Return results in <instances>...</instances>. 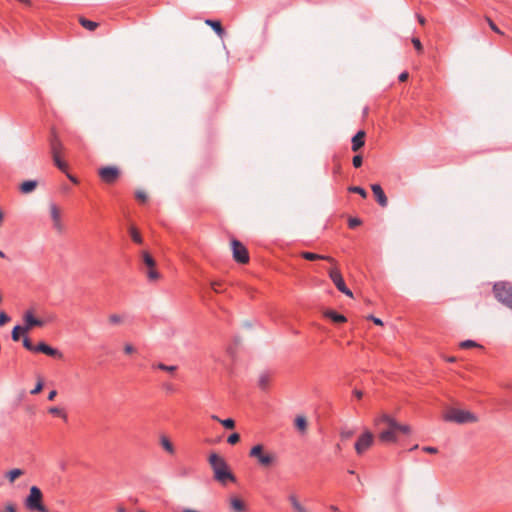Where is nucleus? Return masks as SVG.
Listing matches in <instances>:
<instances>
[{
    "instance_id": "obj_36",
    "label": "nucleus",
    "mask_w": 512,
    "mask_h": 512,
    "mask_svg": "<svg viewBox=\"0 0 512 512\" xmlns=\"http://www.w3.org/2000/svg\"><path fill=\"white\" fill-rule=\"evenodd\" d=\"M348 190H349L350 192H352V193H357V194H359V195H360L361 197H363V198H366V197H367V192H366L363 188H361V187H359V186H351V187H349V189H348Z\"/></svg>"
},
{
    "instance_id": "obj_16",
    "label": "nucleus",
    "mask_w": 512,
    "mask_h": 512,
    "mask_svg": "<svg viewBox=\"0 0 512 512\" xmlns=\"http://www.w3.org/2000/svg\"><path fill=\"white\" fill-rule=\"evenodd\" d=\"M365 131H358L352 138V151L357 152L365 144Z\"/></svg>"
},
{
    "instance_id": "obj_29",
    "label": "nucleus",
    "mask_w": 512,
    "mask_h": 512,
    "mask_svg": "<svg viewBox=\"0 0 512 512\" xmlns=\"http://www.w3.org/2000/svg\"><path fill=\"white\" fill-rule=\"evenodd\" d=\"M205 23L212 27V29L217 33L219 37H223L224 29L219 21L215 20H206Z\"/></svg>"
},
{
    "instance_id": "obj_53",
    "label": "nucleus",
    "mask_w": 512,
    "mask_h": 512,
    "mask_svg": "<svg viewBox=\"0 0 512 512\" xmlns=\"http://www.w3.org/2000/svg\"><path fill=\"white\" fill-rule=\"evenodd\" d=\"M408 77H409L408 72H402V73L399 75V80H400L401 82H404V81H406V80L408 79Z\"/></svg>"
},
{
    "instance_id": "obj_31",
    "label": "nucleus",
    "mask_w": 512,
    "mask_h": 512,
    "mask_svg": "<svg viewBox=\"0 0 512 512\" xmlns=\"http://www.w3.org/2000/svg\"><path fill=\"white\" fill-rule=\"evenodd\" d=\"M22 334H26L24 328L21 325L15 326L11 333L12 340L15 342L19 341Z\"/></svg>"
},
{
    "instance_id": "obj_44",
    "label": "nucleus",
    "mask_w": 512,
    "mask_h": 512,
    "mask_svg": "<svg viewBox=\"0 0 512 512\" xmlns=\"http://www.w3.org/2000/svg\"><path fill=\"white\" fill-rule=\"evenodd\" d=\"M486 21L494 32L503 35V32L495 25V23L489 17H486Z\"/></svg>"
},
{
    "instance_id": "obj_59",
    "label": "nucleus",
    "mask_w": 512,
    "mask_h": 512,
    "mask_svg": "<svg viewBox=\"0 0 512 512\" xmlns=\"http://www.w3.org/2000/svg\"><path fill=\"white\" fill-rule=\"evenodd\" d=\"M211 418H212L213 420L218 421V422H220V423H221V420H222V419H220L218 416H216V415H212V416H211Z\"/></svg>"
},
{
    "instance_id": "obj_55",
    "label": "nucleus",
    "mask_w": 512,
    "mask_h": 512,
    "mask_svg": "<svg viewBox=\"0 0 512 512\" xmlns=\"http://www.w3.org/2000/svg\"><path fill=\"white\" fill-rule=\"evenodd\" d=\"M56 395H57V391L56 390L50 391L49 394H48V400H50V401L54 400Z\"/></svg>"
},
{
    "instance_id": "obj_5",
    "label": "nucleus",
    "mask_w": 512,
    "mask_h": 512,
    "mask_svg": "<svg viewBox=\"0 0 512 512\" xmlns=\"http://www.w3.org/2000/svg\"><path fill=\"white\" fill-rule=\"evenodd\" d=\"M25 505L32 511L49 512L43 504V494L37 486L30 487L29 495L25 500Z\"/></svg>"
},
{
    "instance_id": "obj_60",
    "label": "nucleus",
    "mask_w": 512,
    "mask_h": 512,
    "mask_svg": "<svg viewBox=\"0 0 512 512\" xmlns=\"http://www.w3.org/2000/svg\"><path fill=\"white\" fill-rule=\"evenodd\" d=\"M455 360H456V359H455L454 357H449V358L447 359V361H449V362H454Z\"/></svg>"
},
{
    "instance_id": "obj_11",
    "label": "nucleus",
    "mask_w": 512,
    "mask_h": 512,
    "mask_svg": "<svg viewBox=\"0 0 512 512\" xmlns=\"http://www.w3.org/2000/svg\"><path fill=\"white\" fill-rule=\"evenodd\" d=\"M374 442V436L369 430H365L355 443V450L358 455H362L369 449Z\"/></svg>"
},
{
    "instance_id": "obj_58",
    "label": "nucleus",
    "mask_w": 512,
    "mask_h": 512,
    "mask_svg": "<svg viewBox=\"0 0 512 512\" xmlns=\"http://www.w3.org/2000/svg\"><path fill=\"white\" fill-rule=\"evenodd\" d=\"M67 176H68V178H69L72 182H74V183H78V180H77L74 176H72V175H70V174H67Z\"/></svg>"
},
{
    "instance_id": "obj_8",
    "label": "nucleus",
    "mask_w": 512,
    "mask_h": 512,
    "mask_svg": "<svg viewBox=\"0 0 512 512\" xmlns=\"http://www.w3.org/2000/svg\"><path fill=\"white\" fill-rule=\"evenodd\" d=\"M231 248L233 252V258L235 261L246 264L249 262V254L246 247L238 240L233 239L231 241Z\"/></svg>"
},
{
    "instance_id": "obj_37",
    "label": "nucleus",
    "mask_w": 512,
    "mask_h": 512,
    "mask_svg": "<svg viewBox=\"0 0 512 512\" xmlns=\"http://www.w3.org/2000/svg\"><path fill=\"white\" fill-rule=\"evenodd\" d=\"M354 435V431L350 429L343 428L340 431V437L342 440H348Z\"/></svg>"
},
{
    "instance_id": "obj_54",
    "label": "nucleus",
    "mask_w": 512,
    "mask_h": 512,
    "mask_svg": "<svg viewBox=\"0 0 512 512\" xmlns=\"http://www.w3.org/2000/svg\"><path fill=\"white\" fill-rule=\"evenodd\" d=\"M353 394L355 395L356 398L358 399H361L363 397V392L361 390H358V389H355L353 391Z\"/></svg>"
},
{
    "instance_id": "obj_17",
    "label": "nucleus",
    "mask_w": 512,
    "mask_h": 512,
    "mask_svg": "<svg viewBox=\"0 0 512 512\" xmlns=\"http://www.w3.org/2000/svg\"><path fill=\"white\" fill-rule=\"evenodd\" d=\"M142 271L146 275L149 282H157L161 279V274L156 269V266H151V268L149 266H143Z\"/></svg>"
},
{
    "instance_id": "obj_27",
    "label": "nucleus",
    "mask_w": 512,
    "mask_h": 512,
    "mask_svg": "<svg viewBox=\"0 0 512 512\" xmlns=\"http://www.w3.org/2000/svg\"><path fill=\"white\" fill-rule=\"evenodd\" d=\"M271 382V376L268 373H261L258 377V386L265 390L269 387Z\"/></svg>"
},
{
    "instance_id": "obj_50",
    "label": "nucleus",
    "mask_w": 512,
    "mask_h": 512,
    "mask_svg": "<svg viewBox=\"0 0 512 512\" xmlns=\"http://www.w3.org/2000/svg\"><path fill=\"white\" fill-rule=\"evenodd\" d=\"M362 165V157L360 155H356L353 157V166L358 168Z\"/></svg>"
},
{
    "instance_id": "obj_47",
    "label": "nucleus",
    "mask_w": 512,
    "mask_h": 512,
    "mask_svg": "<svg viewBox=\"0 0 512 512\" xmlns=\"http://www.w3.org/2000/svg\"><path fill=\"white\" fill-rule=\"evenodd\" d=\"M362 221L359 218H350L348 221L350 228H355L359 225H361Z\"/></svg>"
},
{
    "instance_id": "obj_57",
    "label": "nucleus",
    "mask_w": 512,
    "mask_h": 512,
    "mask_svg": "<svg viewBox=\"0 0 512 512\" xmlns=\"http://www.w3.org/2000/svg\"><path fill=\"white\" fill-rule=\"evenodd\" d=\"M417 19L419 21L420 24L424 25L425 24V18L422 17L421 15H417Z\"/></svg>"
},
{
    "instance_id": "obj_46",
    "label": "nucleus",
    "mask_w": 512,
    "mask_h": 512,
    "mask_svg": "<svg viewBox=\"0 0 512 512\" xmlns=\"http://www.w3.org/2000/svg\"><path fill=\"white\" fill-rule=\"evenodd\" d=\"M0 512H16L15 504H13L12 502H7L5 504L4 509L0 510Z\"/></svg>"
},
{
    "instance_id": "obj_21",
    "label": "nucleus",
    "mask_w": 512,
    "mask_h": 512,
    "mask_svg": "<svg viewBox=\"0 0 512 512\" xmlns=\"http://www.w3.org/2000/svg\"><path fill=\"white\" fill-rule=\"evenodd\" d=\"M38 186L36 180H27L20 184L19 189L23 194H29L33 192Z\"/></svg>"
},
{
    "instance_id": "obj_28",
    "label": "nucleus",
    "mask_w": 512,
    "mask_h": 512,
    "mask_svg": "<svg viewBox=\"0 0 512 512\" xmlns=\"http://www.w3.org/2000/svg\"><path fill=\"white\" fill-rule=\"evenodd\" d=\"M141 262L144 267L149 266L151 268V266H156V262H155L154 258L147 251H142Z\"/></svg>"
},
{
    "instance_id": "obj_13",
    "label": "nucleus",
    "mask_w": 512,
    "mask_h": 512,
    "mask_svg": "<svg viewBox=\"0 0 512 512\" xmlns=\"http://www.w3.org/2000/svg\"><path fill=\"white\" fill-rule=\"evenodd\" d=\"M35 351L36 352H41L43 354H46L48 356L55 357V358H62L63 357V354L59 350H57V349L47 345L44 342L39 343L36 346Z\"/></svg>"
},
{
    "instance_id": "obj_18",
    "label": "nucleus",
    "mask_w": 512,
    "mask_h": 512,
    "mask_svg": "<svg viewBox=\"0 0 512 512\" xmlns=\"http://www.w3.org/2000/svg\"><path fill=\"white\" fill-rule=\"evenodd\" d=\"M301 256L304 259L309 260V261L325 260V261L331 262L333 264H336V261L334 258H332L330 256H326V255H319V254L312 253V252H302Z\"/></svg>"
},
{
    "instance_id": "obj_30",
    "label": "nucleus",
    "mask_w": 512,
    "mask_h": 512,
    "mask_svg": "<svg viewBox=\"0 0 512 512\" xmlns=\"http://www.w3.org/2000/svg\"><path fill=\"white\" fill-rule=\"evenodd\" d=\"M79 23L89 31H94L99 26L97 22L88 20L84 17H79Z\"/></svg>"
},
{
    "instance_id": "obj_39",
    "label": "nucleus",
    "mask_w": 512,
    "mask_h": 512,
    "mask_svg": "<svg viewBox=\"0 0 512 512\" xmlns=\"http://www.w3.org/2000/svg\"><path fill=\"white\" fill-rule=\"evenodd\" d=\"M135 197H136V199L138 201H140L142 203L146 202L147 199H148L147 193L145 191H142V190L136 191Z\"/></svg>"
},
{
    "instance_id": "obj_33",
    "label": "nucleus",
    "mask_w": 512,
    "mask_h": 512,
    "mask_svg": "<svg viewBox=\"0 0 512 512\" xmlns=\"http://www.w3.org/2000/svg\"><path fill=\"white\" fill-rule=\"evenodd\" d=\"M396 427L397 433L402 432L404 434L409 435L411 433V427L409 425L400 424L396 421V424H393Z\"/></svg>"
},
{
    "instance_id": "obj_23",
    "label": "nucleus",
    "mask_w": 512,
    "mask_h": 512,
    "mask_svg": "<svg viewBox=\"0 0 512 512\" xmlns=\"http://www.w3.org/2000/svg\"><path fill=\"white\" fill-rule=\"evenodd\" d=\"M22 475H24V471L19 468L9 470L5 473V477L9 481L10 484H13Z\"/></svg>"
},
{
    "instance_id": "obj_9",
    "label": "nucleus",
    "mask_w": 512,
    "mask_h": 512,
    "mask_svg": "<svg viewBox=\"0 0 512 512\" xmlns=\"http://www.w3.org/2000/svg\"><path fill=\"white\" fill-rule=\"evenodd\" d=\"M49 214L52 220V226L57 233L64 231V224L61 219L62 211L61 208L55 203L49 204Z\"/></svg>"
},
{
    "instance_id": "obj_12",
    "label": "nucleus",
    "mask_w": 512,
    "mask_h": 512,
    "mask_svg": "<svg viewBox=\"0 0 512 512\" xmlns=\"http://www.w3.org/2000/svg\"><path fill=\"white\" fill-rule=\"evenodd\" d=\"M23 320L24 325L22 327L24 328V331L28 333L30 330H32L34 327H42L44 326V321L36 318L33 314L32 310H27L23 314Z\"/></svg>"
},
{
    "instance_id": "obj_20",
    "label": "nucleus",
    "mask_w": 512,
    "mask_h": 512,
    "mask_svg": "<svg viewBox=\"0 0 512 512\" xmlns=\"http://www.w3.org/2000/svg\"><path fill=\"white\" fill-rule=\"evenodd\" d=\"M50 150H51V154L52 153L61 154L64 150V146L56 134H53V136L50 140Z\"/></svg>"
},
{
    "instance_id": "obj_56",
    "label": "nucleus",
    "mask_w": 512,
    "mask_h": 512,
    "mask_svg": "<svg viewBox=\"0 0 512 512\" xmlns=\"http://www.w3.org/2000/svg\"><path fill=\"white\" fill-rule=\"evenodd\" d=\"M219 286H220V283H219V282H212V283H211V287H212V288H213V290H214L215 292H217V293H218V292H220V290L218 289V287H219Z\"/></svg>"
},
{
    "instance_id": "obj_4",
    "label": "nucleus",
    "mask_w": 512,
    "mask_h": 512,
    "mask_svg": "<svg viewBox=\"0 0 512 512\" xmlns=\"http://www.w3.org/2000/svg\"><path fill=\"white\" fill-rule=\"evenodd\" d=\"M443 419L460 425L477 423L479 421V417L473 412L453 407L444 413Z\"/></svg>"
},
{
    "instance_id": "obj_19",
    "label": "nucleus",
    "mask_w": 512,
    "mask_h": 512,
    "mask_svg": "<svg viewBox=\"0 0 512 512\" xmlns=\"http://www.w3.org/2000/svg\"><path fill=\"white\" fill-rule=\"evenodd\" d=\"M288 501L295 512H309V510L300 503L298 496L296 494L291 493L288 496Z\"/></svg>"
},
{
    "instance_id": "obj_43",
    "label": "nucleus",
    "mask_w": 512,
    "mask_h": 512,
    "mask_svg": "<svg viewBox=\"0 0 512 512\" xmlns=\"http://www.w3.org/2000/svg\"><path fill=\"white\" fill-rule=\"evenodd\" d=\"M23 346L29 351H35L36 349V346L32 344L31 340L28 337H25L23 339Z\"/></svg>"
},
{
    "instance_id": "obj_62",
    "label": "nucleus",
    "mask_w": 512,
    "mask_h": 512,
    "mask_svg": "<svg viewBox=\"0 0 512 512\" xmlns=\"http://www.w3.org/2000/svg\"><path fill=\"white\" fill-rule=\"evenodd\" d=\"M331 510L338 511V508L336 506H331Z\"/></svg>"
},
{
    "instance_id": "obj_26",
    "label": "nucleus",
    "mask_w": 512,
    "mask_h": 512,
    "mask_svg": "<svg viewBox=\"0 0 512 512\" xmlns=\"http://www.w3.org/2000/svg\"><path fill=\"white\" fill-rule=\"evenodd\" d=\"M324 316L331 319L332 321L336 323H344L346 322V317L336 313L335 311L328 310L324 313Z\"/></svg>"
},
{
    "instance_id": "obj_61",
    "label": "nucleus",
    "mask_w": 512,
    "mask_h": 512,
    "mask_svg": "<svg viewBox=\"0 0 512 512\" xmlns=\"http://www.w3.org/2000/svg\"><path fill=\"white\" fill-rule=\"evenodd\" d=\"M118 512H125V508L124 507H119L118 508Z\"/></svg>"
},
{
    "instance_id": "obj_63",
    "label": "nucleus",
    "mask_w": 512,
    "mask_h": 512,
    "mask_svg": "<svg viewBox=\"0 0 512 512\" xmlns=\"http://www.w3.org/2000/svg\"><path fill=\"white\" fill-rule=\"evenodd\" d=\"M22 3L29 4V0H19Z\"/></svg>"
},
{
    "instance_id": "obj_41",
    "label": "nucleus",
    "mask_w": 512,
    "mask_h": 512,
    "mask_svg": "<svg viewBox=\"0 0 512 512\" xmlns=\"http://www.w3.org/2000/svg\"><path fill=\"white\" fill-rule=\"evenodd\" d=\"M221 424L226 429H233L235 427V421L233 419H231V418L221 420Z\"/></svg>"
},
{
    "instance_id": "obj_10",
    "label": "nucleus",
    "mask_w": 512,
    "mask_h": 512,
    "mask_svg": "<svg viewBox=\"0 0 512 512\" xmlns=\"http://www.w3.org/2000/svg\"><path fill=\"white\" fill-rule=\"evenodd\" d=\"M98 175L103 182L113 184L118 180L120 170L116 166H106L98 170Z\"/></svg>"
},
{
    "instance_id": "obj_2",
    "label": "nucleus",
    "mask_w": 512,
    "mask_h": 512,
    "mask_svg": "<svg viewBox=\"0 0 512 512\" xmlns=\"http://www.w3.org/2000/svg\"><path fill=\"white\" fill-rule=\"evenodd\" d=\"M208 462L212 468L214 479L225 485L228 481L235 482L236 478L230 471L225 459L217 453H211Z\"/></svg>"
},
{
    "instance_id": "obj_45",
    "label": "nucleus",
    "mask_w": 512,
    "mask_h": 512,
    "mask_svg": "<svg viewBox=\"0 0 512 512\" xmlns=\"http://www.w3.org/2000/svg\"><path fill=\"white\" fill-rule=\"evenodd\" d=\"M412 44H413V46L415 47V49H416L419 53H421V52L423 51V46H422V44H421V42H420L419 38H416V37L412 38Z\"/></svg>"
},
{
    "instance_id": "obj_6",
    "label": "nucleus",
    "mask_w": 512,
    "mask_h": 512,
    "mask_svg": "<svg viewBox=\"0 0 512 512\" xmlns=\"http://www.w3.org/2000/svg\"><path fill=\"white\" fill-rule=\"evenodd\" d=\"M493 292L496 299L502 304L512 309V284L509 282H497L493 286Z\"/></svg>"
},
{
    "instance_id": "obj_14",
    "label": "nucleus",
    "mask_w": 512,
    "mask_h": 512,
    "mask_svg": "<svg viewBox=\"0 0 512 512\" xmlns=\"http://www.w3.org/2000/svg\"><path fill=\"white\" fill-rule=\"evenodd\" d=\"M371 189L379 205L381 207H386L388 205V198L386 197L382 187L379 184H372Z\"/></svg>"
},
{
    "instance_id": "obj_32",
    "label": "nucleus",
    "mask_w": 512,
    "mask_h": 512,
    "mask_svg": "<svg viewBox=\"0 0 512 512\" xmlns=\"http://www.w3.org/2000/svg\"><path fill=\"white\" fill-rule=\"evenodd\" d=\"M124 320H125V316L119 315V314H111L108 317L109 324L113 325V326L123 323Z\"/></svg>"
},
{
    "instance_id": "obj_51",
    "label": "nucleus",
    "mask_w": 512,
    "mask_h": 512,
    "mask_svg": "<svg viewBox=\"0 0 512 512\" xmlns=\"http://www.w3.org/2000/svg\"><path fill=\"white\" fill-rule=\"evenodd\" d=\"M423 451L430 454H436L438 452V449L436 447L426 446L423 448Z\"/></svg>"
},
{
    "instance_id": "obj_22",
    "label": "nucleus",
    "mask_w": 512,
    "mask_h": 512,
    "mask_svg": "<svg viewBox=\"0 0 512 512\" xmlns=\"http://www.w3.org/2000/svg\"><path fill=\"white\" fill-rule=\"evenodd\" d=\"M295 427L296 429L301 432V433H306L307 431V428H308V421H307V418L303 415H298L296 418H295Z\"/></svg>"
},
{
    "instance_id": "obj_49",
    "label": "nucleus",
    "mask_w": 512,
    "mask_h": 512,
    "mask_svg": "<svg viewBox=\"0 0 512 512\" xmlns=\"http://www.w3.org/2000/svg\"><path fill=\"white\" fill-rule=\"evenodd\" d=\"M43 389V383L41 380L38 381V383L36 384L35 388L33 390H31V394H38L42 391Z\"/></svg>"
},
{
    "instance_id": "obj_64",
    "label": "nucleus",
    "mask_w": 512,
    "mask_h": 512,
    "mask_svg": "<svg viewBox=\"0 0 512 512\" xmlns=\"http://www.w3.org/2000/svg\"><path fill=\"white\" fill-rule=\"evenodd\" d=\"M5 254L0 250V258H4Z\"/></svg>"
},
{
    "instance_id": "obj_52",
    "label": "nucleus",
    "mask_w": 512,
    "mask_h": 512,
    "mask_svg": "<svg viewBox=\"0 0 512 512\" xmlns=\"http://www.w3.org/2000/svg\"><path fill=\"white\" fill-rule=\"evenodd\" d=\"M368 319L372 320L376 325H379V326H382V325H383V322H382V320H381V319L376 318V317H374V316H372V315H370V316L368 317Z\"/></svg>"
},
{
    "instance_id": "obj_24",
    "label": "nucleus",
    "mask_w": 512,
    "mask_h": 512,
    "mask_svg": "<svg viewBox=\"0 0 512 512\" xmlns=\"http://www.w3.org/2000/svg\"><path fill=\"white\" fill-rule=\"evenodd\" d=\"M160 444H161L162 448L170 455H173L175 453L174 445L172 444V442L170 441V439L167 436H165V435L160 436Z\"/></svg>"
},
{
    "instance_id": "obj_48",
    "label": "nucleus",
    "mask_w": 512,
    "mask_h": 512,
    "mask_svg": "<svg viewBox=\"0 0 512 512\" xmlns=\"http://www.w3.org/2000/svg\"><path fill=\"white\" fill-rule=\"evenodd\" d=\"M9 321H10V317L5 312H1L0 313V326L5 325Z\"/></svg>"
},
{
    "instance_id": "obj_15",
    "label": "nucleus",
    "mask_w": 512,
    "mask_h": 512,
    "mask_svg": "<svg viewBox=\"0 0 512 512\" xmlns=\"http://www.w3.org/2000/svg\"><path fill=\"white\" fill-rule=\"evenodd\" d=\"M229 506L233 512H246L247 510L245 502L238 496H231L229 498Z\"/></svg>"
},
{
    "instance_id": "obj_7",
    "label": "nucleus",
    "mask_w": 512,
    "mask_h": 512,
    "mask_svg": "<svg viewBox=\"0 0 512 512\" xmlns=\"http://www.w3.org/2000/svg\"><path fill=\"white\" fill-rule=\"evenodd\" d=\"M328 273H329L330 279L332 280V282L334 283V285L337 287V289L340 292H342L343 294H345L349 297H353L352 291L350 289H348L347 286L345 285L342 274L336 266L331 267L329 269Z\"/></svg>"
},
{
    "instance_id": "obj_35",
    "label": "nucleus",
    "mask_w": 512,
    "mask_h": 512,
    "mask_svg": "<svg viewBox=\"0 0 512 512\" xmlns=\"http://www.w3.org/2000/svg\"><path fill=\"white\" fill-rule=\"evenodd\" d=\"M49 413H51V414H53V415L60 416V417H62L64 420H66V419H67V415H66V413H65L62 409H60V408H58V407H51V408L49 409Z\"/></svg>"
},
{
    "instance_id": "obj_25",
    "label": "nucleus",
    "mask_w": 512,
    "mask_h": 512,
    "mask_svg": "<svg viewBox=\"0 0 512 512\" xmlns=\"http://www.w3.org/2000/svg\"><path fill=\"white\" fill-rule=\"evenodd\" d=\"M52 158H53V162L54 164L57 166V168L59 170H61L62 172H67V169H68V165L66 162H64L62 159H61V154H56V153H52Z\"/></svg>"
},
{
    "instance_id": "obj_42",
    "label": "nucleus",
    "mask_w": 512,
    "mask_h": 512,
    "mask_svg": "<svg viewBox=\"0 0 512 512\" xmlns=\"http://www.w3.org/2000/svg\"><path fill=\"white\" fill-rule=\"evenodd\" d=\"M240 441V435L238 433H233L231 434L228 439H227V442L231 445H235L237 444L238 442Z\"/></svg>"
},
{
    "instance_id": "obj_40",
    "label": "nucleus",
    "mask_w": 512,
    "mask_h": 512,
    "mask_svg": "<svg viewBox=\"0 0 512 512\" xmlns=\"http://www.w3.org/2000/svg\"><path fill=\"white\" fill-rule=\"evenodd\" d=\"M460 347L463 349L479 347V345L472 340H465L460 343Z\"/></svg>"
},
{
    "instance_id": "obj_3",
    "label": "nucleus",
    "mask_w": 512,
    "mask_h": 512,
    "mask_svg": "<svg viewBox=\"0 0 512 512\" xmlns=\"http://www.w3.org/2000/svg\"><path fill=\"white\" fill-rule=\"evenodd\" d=\"M249 456L256 459L258 464L264 468L272 467L278 462L277 454L267 450L262 444L253 446L250 449Z\"/></svg>"
},
{
    "instance_id": "obj_38",
    "label": "nucleus",
    "mask_w": 512,
    "mask_h": 512,
    "mask_svg": "<svg viewBox=\"0 0 512 512\" xmlns=\"http://www.w3.org/2000/svg\"><path fill=\"white\" fill-rule=\"evenodd\" d=\"M130 238H132L133 241H135L136 243L142 242V238H141L140 234L131 226H130Z\"/></svg>"
},
{
    "instance_id": "obj_34",
    "label": "nucleus",
    "mask_w": 512,
    "mask_h": 512,
    "mask_svg": "<svg viewBox=\"0 0 512 512\" xmlns=\"http://www.w3.org/2000/svg\"><path fill=\"white\" fill-rule=\"evenodd\" d=\"M157 368L160 369V370L166 371V372H168L170 374H173L174 372L177 371V366H175V365H165L163 363L157 364Z\"/></svg>"
},
{
    "instance_id": "obj_1",
    "label": "nucleus",
    "mask_w": 512,
    "mask_h": 512,
    "mask_svg": "<svg viewBox=\"0 0 512 512\" xmlns=\"http://www.w3.org/2000/svg\"><path fill=\"white\" fill-rule=\"evenodd\" d=\"M393 424H396V420L388 414H381L374 419V425L379 429L378 439L382 443L397 441V430Z\"/></svg>"
}]
</instances>
